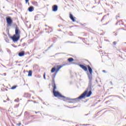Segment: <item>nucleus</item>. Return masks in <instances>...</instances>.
Instances as JSON below:
<instances>
[{"label":"nucleus","mask_w":126,"mask_h":126,"mask_svg":"<svg viewBox=\"0 0 126 126\" xmlns=\"http://www.w3.org/2000/svg\"><path fill=\"white\" fill-rule=\"evenodd\" d=\"M32 4L34 6H39V4H38V2H33Z\"/></svg>","instance_id":"obj_13"},{"label":"nucleus","mask_w":126,"mask_h":126,"mask_svg":"<svg viewBox=\"0 0 126 126\" xmlns=\"http://www.w3.org/2000/svg\"><path fill=\"white\" fill-rule=\"evenodd\" d=\"M6 42H7V40H6Z\"/></svg>","instance_id":"obj_33"},{"label":"nucleus","mask_w":126,"mask_h":126,"mask_svg":"<svg viewBox=\"0 0 126 126\" xmlns=\"http://www.w3.org/2000/svg\"><path fill=\"white\" fill-rule=\"evenodd\" d=\"M28 9L30 12H32V11H34V7L33 6H30L29 7Z\"/></svg>","instance_id":"obj_10"},{"label":"nucleus","mask_w":126,"mask_h":126,"mask_svg":"<svg viewBox=\"0 0 126 126\" xmlns=\"http://www.w3.org/2000/svg\"><path fill=\"white\" fill-rule=\"evenodd\" d=\"M16 87H17V86H13V87L11 88V89H12V90H13L15 89V88H16Z\"/></svg>","instance_id":"obj_17"},{"label":"nucleus","mask_w":126,"mask_h":126,"mask_svg":"<svg viewBox=\"0 0 126 126\" xmlns=\"http://www.w3.org/2000/svg\"><path fill=\"white\" fill-rule=\"evenodd\" d=\"M10 38L14 42H17L19 39H20V36L14 34L13 36H11Z\"/></svg>","instance_id":"obj_3"},{"label":"nucleus","mask_w":126,"mask_h":126,"mask_svg":"<svg viewBox=\"0 0 126 126\" xmlns=\"http://www.w3.org/2000/svg\"><path fill=\"white\" fill-rule=\"evenodd\" d=\"M28 76H32V70H30L29 71Z\"/></svg>","instance_id":"obj_14"},{"label":"nucleus","mask_w":126,"mask_h":126,"mask_svg":"<svg viewBox=\"0 0 126 126\" xmlns=\"http://www.w3.org/2000/svg\"><path fill=\"white\" fill-rule=\"evenodd\" d=\"M1 75H4V76H6V73H4L3 74H1Z\"/></svg>","instance_id":"obj_21"},{"label":"nucleus","mask_w":126,"mask_h":126,"mask_svg":"<svg viewBox=\"0 0 126 126\" xmlns=\"http://www.w3.org/2000/svg\"><path fill=\"white\" fill-rule=\"evenodd\" d=\"M6 21H7V27H10L11 26V25L12 24V20L11 19V18L10 17L6 18Z\"/></svg>","instance_id":"obj_4"},{"label":"nucleus","mask_w":126,"mask_h":126,"mask_svg":"<svg viewBox=\"0 0 126 126\" xmlns=\"http://www.w3.org/2000/svg\"><path fill=\"white\" fill-rule=\"evenodd\" d=\"M3 102H4V103H5V102H6V101L3 100Z\"/></svg>","instance_id":"obj_28"},{"label":"nucleus","mask_w":126,"mask_h":126,"mask_svg":"<svg viewBox=\"0 0 126 126\" xmlns=\"http://www.w3.org/2000/svg\"><path fill=\"white\" fill-rule=\"evenodd\" d=\"M62 67H63V65H58L57 66V68L59 70L61 69V68H62Z\"/></svg>","instance_id":"obj_16"},{"label":"nucleus","mask_w":126,"mask_h":126,"mask_svg":"<svg viewBox=\"0 0 126 126\" xmlns=\"http://www.w3.org/2000/svg\"><path fill=\"white\" fill-rule=\"evenodd\" d=\"M56 71V67H54L52 68L51 69V72L52 73L55 72V71Z\"/></svg>","instance_id":"obj_15"},{"label":"nucleus","mask_w":126,"mask_h":126,"mask_svg":"<svg viewBox=\"0 0 126 126\" xmlns=\"http://www.w3.org/2000/svg\"><path fill=\"white\" fill-rule=\"evenodd\" d=\"M15 35H16L17 36H20V31H19V29H18V27H16L15 28Z\"/></svg>","instance_id":"obj_5"},{"label":"nucleus","mask_w":126,"mask_h":126,"mask_svg":"<svg viewBox=\"0 0 126 126\" xmlns=\"http://www.w3.org/2000/svg\"><path fill=\"white\" fill-rule=\"evenodd\" d=\"M51 47H53V45H52L51 46H49V47H48V49H51Z\"/></svg>","instance_id":"obj_25"},{"label":"nucleus","mask_w":126,"mask_h":126,"mask_svg":"<svg viewBox=\"0 0 126 126\" xmlns=\"http://www.w3.org/2000/svg\"><path fill=\"white\" fill-rule=\"evenodd\" d=\"M68 108H70V109H71V108H72V107H68Z\"/></svg>","instance_id":"obj_30"},{"label":"nucleus","mask_w":126,"mask_h":126,"mask_svg":"<svg viewBox=\"0 0 126 126\" xmlns=\"http://www.w3.org/2000/svg\"><path fill=\"white\" fill-rule=\"evenodd\" d=\"M67 61H69V63H71V62H73V61H74V59L72 58H70L68 59Z\"/></svg>","instance_id":"obj_12"},{"label":"nucleus","mask_w":126,"mask_h":126,"mask_svg":"<svg viewBox=\"0 0 126 126\" xmlns=\"http://www.w3.org/2000/svg\"><path fill=\"white\" fill-rule=\"evenodd\" d=\"M26 0V3H27V2H28V1H29V0Z\"/></svg>","instance_id":"obj_24"},{"label":"nucleus","mask_w":126,"mask_h":126,"mask_svg":"<svg viewBox=\"0 0 126 126\" xmlns=\"http://www.w3.org/2000/svg\"><path fill=\"white\" fill-rule=\"evenodd\" d=\"M15 102H19V99H15L14 100Z\"/></svg>","instance_id":"obj_19"},{"label":"nucleus","mask_w":126,"mask_h":126,"mask_svg":"<svg viewBox=\"0 0 126 126\" xmlns=\"http://www.w3.org/2000/svg\"><path fill=\"white\" fill-rule=\"evenodd\" d=\"M79 66H80L81 68H82V69H84L85 71H87L88 70V69H87V67L84 65L83 64H80Z\"/></svg>","instance_id":"obj_6"},{"label":"nucleus","mask_w":126,"mask_h":126,"mask_svg":"<svg viewBox=\"0 0 126 126\" xmlns=\"http://www.w3.org/2000/svg\"><path fill=\"white\" fill-rule=\"evenodd\" d=\"M55 87H57V86L56 85V83H55V79H53V80H52V87H53V88H55Z\"/></svg>","instance_id":"obj_11"},{"label":"nucleus","mask_w":126,"mask_h":126,"mask_svg":"<svg viewBox=\"0 0 126 126\" xmlns=\"http://www.w3.org/2000/svg\"><path fill=\"white\" fill-rule=\"evenodd\" d=\"M116 44H117V42H116V41L113 42V44L114 45H116Z\"/></svg>","instance_id":"obj_23"},{"label":"nucleus","mask_w":126,"mask_h":126,"mask_svg":"<svg viewBox=\"0 0 126 126\" xmlns=\"http://www.w3.org/2000/svg\"><path fill=\"white\" fill-rule=\"evenodd\" d=\"M69 17L72 21H73V22H75V17H73V15H72V14H70Z\"/></svg>","instance_id":"obj_8"},{"label":"nucleus","mask_w":126,"mask_h":126,"mask_svg":"<svg viewBox=\"0 0 126 126\" xmlns=\"http://www.w3.org/2000/svg\"><path fill=\"white\" fill-rule=\"evenodd\" d=\"M24 55H25V52L24 51H21V52L19 53V57H23Z\"/></svg>","instance_id":"obj_9"},{"label":"nucleus","mask_w":126,"mask_h":126,"mask_svg":"<svg viewBox=\"0 0 126 126\" xmlns=\"http://www.w3.org/2000/svg\"><path fill=\"white\" fill-rule=\"evenodd\" d=\"M18 126H21V123H19Z\"/></svg>","instance_id":"obj_27"},{"label":"nucleus","mask_w":126,"mask_h":126,"mask_svg":"<svg viewBox=\"0 0 126 126\" xmlns=\"http://www.w3.org/2000/svg\"><path fill=\"white\" fill-rule=\"evenodd\" d=\"M102 72H106V71L103 70H102Z\"/></svg>","instance_id":"obj_26"},{"label":"nucleus","mask_w":126,"mask_h":126,"mask_svg":"<svg viewBox=\"0 0 126 126\" xmlns=\"http://www.w3.org/2000/svg\"><path fill=\"white\" fill-rule=\"evenodd\" d=\"M87 126H89V125L87 124Z\"/></svg>","instance_id":"obj_31"},{"label":"nucleus","mask_w":126,"mask_h":126,"mask_svg":"<svg viewBox=\"0 0 126 126\" xmlns=\"http://www.w3.org/2000/svg\"><path fill=\"white\" fill-rule=\"evenodd\" d=\"M6 42H7V40H6Z\"/></svg>","instance_id":"obj_32"},{"label":"nucleus","mask_w":126,"mask_h":126,"mask_svg":"<svg viewBox=\"0 0 126 126\" xmlns=\"http://www.w3.org/2000/svg\"><path fill=\"white\" fill-rule=\"evenodd\" d=\"M35 114H37V112H35Z\"/></svg>","instance_id":"obj_34"},{"label":"nucleus","mask_w":126,"mask_h":126,"mask_svg":"<svg viewBox=\"0 0 126 126\" xmlns=\"http://www.w3.org/2000/svg\"><path fill=\"white\" fill-rule=\"evenodd\" d=\"M52 10L53 11L56 12L58 10V5H54L52 6Z\"/></svg>","instance_id":"obj_7"},{"label":"nucleus","mask_w":126,"mask_h":126,"mask_svg":"<svg viewBox=\"0 0 126 126\" xmlns=\"http://www.w3.org/2000/svg\"><path fill=\"white\" fill-rule=\"evenodd\" d=\"M43 78L44 79H46V73H44L43 74Z\"/></svg>","instance_id":"obj_18"},{"label":"nucleus","mask_w":126,"mask_h":126,"mask_svg":"<svg viewBox=\"0 0 126 126\" xmlns=\"http://www.w3.org/2000/svg\"><path fill=\"white\" fill-rule=\"evenodd\" d=\"M57 90V87L56 86H54V88H53V94L55 97H57L58 98H63V101H69L68 103H76V102H78L79 100H81V99H84L85 97H90L91 94H92V92L90 91L88 93V91H85L80 96L76 98L71 99L69 97H66L63 95H62L60 92L56 91Z\"/></svg>","instance_id":"obj_1"},{"label":"nucleus","mask_w":126,"mask_h":126,"mask_svg":"<svg viewBox=\"0 0 126 126\" xmlns=\"http://www.w3.org/2000/svg\"><path fill=\"white\" fill-rule=\"evenodd\" d=\"M88 70H89V72H90V74H88V78L89 79V85H88V87H89V89L90 90L91 92V90H92V68H91V67L88 65Z\"/></svg>","instance_id":"obj_2"},{"label":"nucleus","mask_w":126,"mask_h":126,"mask_svg":"<svg viewBox=\"0 0 126 126\" xmlns=\"http://www.w3.org/2000/svg\"><path fill=\"white\" fill-rule=\"evenodd\" d=\"M67 43H72L73 44H75V42H70V41H67Z\"/></svg>","instance_id":"obj_20"},{"label":"nucleus","mask_w":126,"mask_h":126,"mask_svg":"<svg viewBox=\"0 0 126 126\" xmlns=\"http://www.w3.org/2000/svg\"><path fill=\"white\" fill-rule=\"evenodd\" d=\"M118 34L117 33L115 34V36H117Z\"/></svg>","instance_id":"obj_29"},{"label":"nucleus","mask_w":126,"mask_h":126,"mask_svg":"<svg viewBox=\"0 0 126 126\" xmlns=\"http://www.w3.org/2000/svg\"><path fill=\"white\" fill-rule=\"evenodd\" d=\"M60 71V69L57 68L56 70V72H58V71Z\"/></svg>","instance_id":"obj_22"}]
</instances>
